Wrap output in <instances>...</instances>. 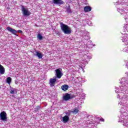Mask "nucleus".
Segmentation results:
<instances>
[{
  "mask_svg": "<svg viewBox=\"0 0 128 128\" xmlns=\"http://www.w3.org/2000/svg\"><path fill=\"white\" fill-rule=\"evenodd\" d=\"M120 102L118 103V106H121L122 109L120 110V116L119 122H124V126L128 128V113L126 112H123L124 110L122 108L126 110V96H124L122 98L120 99Z\"/></svg>",
  "mask_w": 128,
  "mask_h": 128,
  "instance_id": "f257e3e1",
  "label": "nucleus"
},
{
  "mask_svg": "<svg viewBox=\"0 0 128 128\" xmlns=\"http://www.w3.org/2000/svg\"><path fill=\"white\" fill-rule=\"evenodd\" d=\"M124 31L122 33L124 36L122 37V42H125L126 46L123 49L124 52H128V25H126L124 27Z\"/></svg>",
  "mask_w": 128,
  "mask_h": 128,
  "instance_id": "f03ea898",
  "label": "nucleus"
},
{
  "mask_svg": "<svg viewBox=\"0 0 128 128\" xmlns=\"http://www.w3.org/2000/svg\"><path fill=\"white\" fill-rule=\"evenodd\" d=\"M120 84H122V86H120V90L121 94H126V90H128V80H126V78H122L121 79V81Z\"/></svg>",
  "mask_w": 128,
  "mask_h": 128,
  "instance_id": "7ed1b4c3",
  "label": "nucleus"
},
{
  "mask_svg": "<svg viewBox=\"0 0 128 128\" xmlns=\"http://www.w3.org/2000/svg\"><path fill=\"white\" fill-rule=\"evenodd\" d=\"M60 28L65 34H72V29L70 28L68 25L64 24L62 22L60 23Z\"/></svg>",
  "mask_w": 128,
  "mask_h": 128,
  "instance_id": "20e7f679",
  "label": "nucleus"
},
{
  "mask_svg": "<svg viewBox=\"0 0 128 128\" xmlns=\"http://www.w3.org/2000/svg\"><path fill=\"white\" fill-rule=\"evenodd\" d=\"M83 102H84V101H82V100L78 101L77 106L78 108H75L73 109V110L70 111V112H72V114H78V112H80L79 108H82V104Z\"/></svg>",
  "mask_w": 128,
  "mask_h": 128,
  "instance_id": "39448f33",
  "label": "nucleus"
},
{
  "mask_svg": "<svg viewBox=\"0 0 128 128\" xmlns=\"http://www.w3.org/2000/svg\"><path fill=\"white\" fill-rule=\"evenodd\" d=\"M22 12L24 16H28L30 14V12L28 10V8H26L24 6L22 7Z\"/></svg>",
  "mask_w": 128,
  "mask_h": 128,
  "instance_id": "423d86ee",
  "label": "nucleus"
},
{
  "mask_svg": "<svg viewBox=\"0 0 128 128\" xmlns=\"http://www.w3.org/2000/svg\"><path fill=\"white\" fill-rule=\"evenodd\" d=\"M56 74L55 76L56 78H62V76H64V74H62V69L58 68L56 69L55 70Z\"/></svg>",
  "mask_w": 128,
  "mask_h": 128,
  "instance_id": "0eeeda50",
  "label": "nucleus"
},
{
  "mask_svg": "<svg viewBox=\"0 0 128 128\" xmlns=\"http://www.w3.org/2000/svg\"><path fill=\"white\" fill-rule=\"evenodd\" d=\"M6 30H8V32H12V34H14L15 36H16V34H18V32H19L20 34L22 32V30H18L16 31V30L14 28H12L10 26L7 27Z\"/></svg>",
  "mask_w": 128,
  "mask_h": 128,
  "instance_id": "6e6552de",
  "label": "nucleus"
},
{
  "mask_svg": "<svg viewBox=\"0 0 128 128\" xmlns=\"http://www.w3.org/2000/svg\"><path fill=\"white\" fill-rule=\"evenodd\" d=\"M0 119L2 122H8L7 114L6 112L3 111L0 114Z\"/></svg>",
  "mask_w": 128,
  "mask_h": 128,
  "instance_id": "1a4fd4ad",
  "label": "nucleus"
},
{
  "mask_svg": "<svg viewBox=\"0 0 128 128\" xmlns=\"http://www.w3.org/2000/svg\"><path fill=\"white\" fill-rule=\"evenodd\" d=\"M118 12H120L121 14H122V16H126V12H128V10L126 8H117Z\"/></svg>",
  "mask_w": 128,
  "mask_h": 128,
  "instance_id": "9d476101",
  "label": "nucleus"
},
{
  "mask_svg": "<svg viewBox=\"0 0 128 128\" xmlns=\"http://www.w3.org/2000/svg\"><path fill=\"white\" fill-rule=\"evenodd\" d=\"M56 82V77L54 76L50 80V86H54Z\"/></svg>",
  "mask_w": 128,
  "mask_h": 128,
  "instance_id": "9b49d317",
  "label": "nucleus"
},
{
  "mask_svg": "<svg viewBox=\"0 0 128 128\" xmlns=\"http://www.w3.org/2000/svg\"><path fill=\"white\" fill-rule=\"evenodd\" d=\"M70 120V117L68 116H65L62 118V122L64 124H66V122Z\"/></svg>",
  "mask_w": 128,
  "mask_h": 128,
  "instance_id": "f8f14e48",
  "label": "nucleus"
},
{
  "mask_svg": "<svg viewBox=\"0 0 128 128\" xmlns=\"http://www.w3.org/2000/svg\"><path fill=\"white\" fill-rule=\"evenodd\" d=\"M36 56H38V58H42V56H44V55L42 54V53L40 52V51H36Z\"/></svg>",
  "mask_w": 128,
  "mask_h": 128,
  "instance_id": "ddd939ff",
  "label": "nucleus"
},
{
  "mask_svg": "<svg viewBox=\"0 0 128 128\" xmlns=\"http://www.w3.org/2000/svg\"><path fill=\"white\" fill-rule=\"evenodd\" d=\"M54 4H64V1L62 0H53Z\"/></svg>",
  "mask_w": 128,
  "mask_h": 128,
  "instance_id": "4468645a",
  "label": "nucleus"
},
{
  "mask_svg": "<svg viewBox=\"0 0 128 128\" xmlns=\"http://www.w3.org/2000/svg\"><path fill=\"white\" fill-rule=\"evenodd\" d=\"M4 72H6V70L4 66L0 64V76L2 74H4Z\"/></svg>",
  "mask_w": 128,
  "mask_h": 128,
  "instance_id": "2eb2a0df",
  "label": "nucleus"
},
{
  "mask_svg": "<svg viewBox=\"0 0 128 128\" xmlns=\"http://www.w3.org/2000/svg\"><path fill=\"white\" fill-rule=\"evenodd\" d=\"M63 100H70V94H66L63 96Z\"/></svg>",
  "mask_w": 128,
  "mask_h": 128,
  "instance_id": "dca6fc26",
  "label": "nucleus"
},
{
  "mask_svg": "<svg viewBox=\"0 0 128 128\" xmlns=\"http://www.w3.org/2000/svg\"><path fill=\"white\" fill-rule=\"evenodd\" d=\"M62 90L66 92L68 90V84H64L61 86Z\"/></svg>",
  "mask_w": 128,
  "mask_h": 128,
  "instance_id": "f3484780",
  "label": "nucleus"
},
{
  "mask_svg": "<svg viewBox=\"0 0 128 128\" xmlns=\"http://www.w3.org/2000/svg\"><path fill=\"white\" fill-rule=\"evenodd\" d=\"M84 10L86 12H90L92 10V8L90 6H86L84 8Z\"/></svg>",
  "mask_w": 128,
  "mask_h": 128,
  "instance_id": "a211bd4d",
  "label": "nucleus"
},
{
  "mask_svg": "<svg viewBox=\"0 0 128 128\" xmlns=\"http://www.w3.org/2000/svg\"><path fill=\"white\" fill-rule=\"evenodd\" d=\"M16 88H12L10 90V94H16Z\"/></svg>",
  "mask_w": 128,
  "mask_h": 128,
  "instance_id": "6ab92c4d",
  "label": "nucleus"
},
{
  "mask_svg": "<svg viewBox=\"0 0 128 128\" xmlns=\"http://www.w3.org/2000/svg\"><path fill=\"white\" fill-rule=\"evenodd\" d=\"M6 82H8V84H10V83L12 82V78H10V77L7 78Z\"/></svg>",
  "mask_w": 128,
  "mask_h": 128,
  "instance_id": "aec40b11",
  "label": "nucleus"
},
{
  "mask_svg": "<svg viewBox=\"0 0 128 128\" xmlns=\"http://www.w3.org/2000/svg\"><path fill=\"white\" fill-rule=\"evenodd\" d=\"M37 38L40 40H42V34H38L37 36Z\"/></svg>",
  "mask_w": 128,
  "mask_h": 128,
  "instance_id": "412c9836",
  "label": "nucleus"
},
{
  "mask_svg": "<svg viewBox=\"0 0 128 128\" xmlns=\"http://www.w3.org/2000/svg\"><path fill=\"white\" fill-rule=\"evenodd\" d=\"M66 12H69V13L72 12V10H70V6H68L66 8Z\"/></svg>",
  "mask_w": 128,
  "mask_h": 128,
  "instance_id": "4be33fe9",
  "label": "nucleus"
},
{
  "mask_svg": "<svg viewBox=\"0 0 128 128\" xmlns=\"http://www.w3.org/2000/svg\"><path fill=\"white\" fill-rule=\"evenodd\" d=\"M122 0V2H120V1H119V2H120V4H126V0Z\"/></svg>",
  "mask_w": 128,
  "mask_h": 128,
  "instance_id": "5701e85b",
  "label": "nucleus"
},
{
  "mask_svg": "<svg viewBox=\"0 0 128 128\" xmlns=\"http://www.w3.org/2000/svg\"><path fill=\"white\" fill-rule=\"evenodd\" d=\"M40 106H37L36 108H35V110L36 112H38V110H40Z\"/></svg>",
  "mask_w": 128,
  "mask_h": 128,
  "instance_id": "b1692460",
  "label": "nucleus"
},
{
  "mask_svg": "<svg viewBox=\"0 0 128 128\" xmlns=\"http://www.w3.org/2000/svg\"><path fill=\"white\" fill-rule=\"evenodd\" d=\"M116 88V90H115L117 94L120 92V90H118V88Z\"/></svg>",
  "mask_w": 128,
  "mask_h": 128,
  "instance_id": "393cba45",
  "label": "nucleus"
},
{
  "mask_svg": "<svg viewBox=\"0 0 128 128\" xmlns=\"http://www.w3.org/2000/svg\"><path fill=\"white\" fill-rule=\"evenodd\" d=\"M100 120H101V122H104V118L100 119Z\"/></svg>",
  "mask_w": 128,
  "mask_h": 128,
  "instance_id": "a878e982",
  "label": "nucleus"
},
{
  "mask_svg": "<svg viewBox=\"0 0 128 128\" xmlns=\"http://www.w3.org/2000/svg\"><path fill=\"white\" fill-rule=\"evenodd\" d=\"M120 98V94H118V98Z\"/></svg>",
  "mask_w": 128,
  "mask_h": 128,
  "instance_id": "bb28decb",
  "label": "nucleus"
},
{
  "mask_svg": "<svg viewBox=\"0 0 128 128\" xmlns=\"http://www.w3.org/2000/svg\"><path fill=\"white\" fill-rule=\"evenodd\" d=\"M126 68H128V63L126 64Z\"/></svg>",
  "mask_w": 128,
  "mask_h": 128,
  "instance_id": "cd10ccee",
  "label": "nucleus"
},
{
  "mask_svg": "<svg viewBox=\"0 0 128 128\" xmlns=\"http://www.w3.org/2000/svg\"><path fill=\"white\" fill-rule=\"evenodd\" d=\"M127 74H128V73H127Z\"/></svg>",
  "mask_w": 128,
  "mask_h": 128,
  "instance_id": "c85d7f7f",
  "label": "nucleus"
},
{
  "mask_svg": "<svg viewBox=\"0 0 128 128\" xmlns=\"http://www.w3.org/2000/svg\"><path fill=\"white\" fill-rule=\"evenodd\" d=\"M83 96H84V94H83Z\"/></svg>",
  "mask_w": 128,
  "mask_h": 128,
  "instance_id": "c756f323",
  "label": "nucleus"
}]
</instances>
